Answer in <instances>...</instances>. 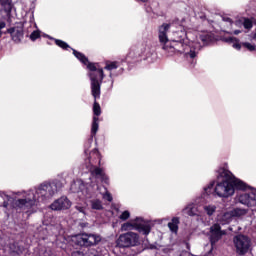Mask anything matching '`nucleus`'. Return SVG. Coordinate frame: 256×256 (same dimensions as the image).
Here are the masks:
<instances>
[{"mask_svg": "<svg viewBox=\"0 0 256 256\" xmlns=\"http://www.w3.org/2000/svg\"><path fill=\"white\" fill-rule=\"evenodd\" d=\"M97 131H99V118L93 117L92 125H91V135L87 139V141L84 143L85 151H87V149H90L91 145H93V137L97 135Z\"/></svg>", "mask_w": 256, "mask_h": 256, "instance_id": "obj_15", "label": "nucleus"}, {"mask_svg": "<svg viewBox=\"0 0 256 256\" xmlns=\"http://www.w3.org/2000/svg\"><path fill=\"white\" fill-rule=\"evenodd\" d=\"M90 205L94 211H103V202L100 199L90 200Z\"/></svg>", "mask_w": 256, "mask_h": 256, "instance_id": "obj_25", "label": "nucleus"}, {"mask_svg": "<svg viewBox=\"0 0 256 256\" xmlns=\"http://www.w3.org/2000/svg\"><path fill=\"white\" fill-rule=\"evenodd\" d=\"M9 35V32H7V29L5 31L2 30V35Z\"/></svg>", "mask_w": 256, "mask_h": 256, "instance_id": "obj_52", "label": "nucleus"}, {"mask_svg": "<svg viewBox=\"0 0 256 256\" xmlns=\"http://www.w3.org/2000/svg\"><path fill=\"white\" fill-rule=\"evenodd\" d=\"M7 33L11 36L12 41L14 43H21V39H23V28H15V27H10L7 28Z\"/></svg>", "mask_w": 256, "mask_h": 256, "instance_id": "obj_18", "label": "nucleus"}, {"mask_svg": "<svg viewBox=\"0 0 256 256\" xmlns=\"http://www.w3.org/2000/svg\"><path fill=\"white\" fill-rule=\"evenodd\" d=\"M131 227H133V223L131 222H126L122 225V230L123 231H127V229H131Z\"/></svg>", "mask_w": 256, "mask_h": 256, "instance_id": "obj_40", "label": "nucleus"}, {"mask_svg": "<svg viewBox=\"0 0 256 256\" xmlns=\"http://www.w3.org/2000/svg\"><path fill=\"white\" fill-rule=\"evenodd\" d=\"M173 35V41L187 42V31H185V28H179V30L173 32Z\"/></svg>", "mask_w": 256, "mask_h": 256, "instance_id": "obj_21", "label": "nucleus"}, {"mask_svg": "<svg viewBox=\"0 0 256 256\" xmlns=\"http://www.w3.org/2000/svg\"><path fill=\"white\" fill-rule=\"evenodd\" d=\"M200 40L204 45H209V43H213V35L211 34H202L200 35Z\"/></svg>", "mask_w": 256, "mask_h": 256, "instance_id": "obj_31", "label": "nucleus"}, {"mask_svg": "<svg viewBox=\"0 0 256 256\" xmlns=\"http://www.w3.org/2000/svg\"><path fill=\"white\" fill-rule=\"evenodd\" d=\"M103 189L105 191L104 194V199L108 200L109 203H111L113 201V195H111L108 191H107V187L103 186Z\"/></svg>", "mask_w": 256, "mask_h": 256, "instance_id": "obj_35", "label": "nucleus"}, {"mask_svg": "<svg viewBox=\"0 0 256 256\" xmlns=\"http://www.w3.org/2000/svg\"><path fill=\"white\" fill-rule=\"evenodd\" d=\"M105 172L103 171V169H101L100 167H96L92 170L91 175L92 177H94L95 179H99L102 174H104Z\"/></svg>", "mask_w": 256, "mask_h": 256, "instance_id": "obj_32", "label": "nucleus"}, {"mask_svg": "<svg viewBox=\"0 0 256 256\" xmlns=\"http://www.w3.org/2000/svg\"><path fill=\"white\" fill-rule=\"evenodd\" d=\"M255 20H256V10L250 18L243 17L240 20H236L235 25L236 27H241V25H243L244 29L251 31V29H253V25H255Z\"/></svg>", "mask_w": 256, "mask_h": 256, "instance_id": "obj_16", "label": "nucleus"}, {"mask_svg": "<svg viewBox=\"0 0 256 256\" xmlns=\"http://www.w3.org/2000/svg\"><path fill=\"white\" fill-rule=\"evenodd\" d=\"M101 187L97 182L91 181L88 183V199H95L98 197L99 193H101Z\"/></svg>", "mask_w": 256, "mask_h": 256, "instance_id": "obj_19", "label": "nucleus"}, {"mask_svg": "<svg viewBox=\"0 0 256 256\" xmlns=\"http://www.w3.org/2000/svg\"><path fill=\"white\" fill-rule=\"evenodd\" d=\"M239 33H241V30H234V31H233V34H234V35H239Z\"/></svg>", "mask_w": 256, "mask_h": 256, "instance_id": "obj_51", "label": "nucleus"}, {"mask_svg": "<svg viewBox=\"0 0 256 256\" xmlns=\"http://www.w3.org/2000/svg\"><path fill=\"white\" fill-rule=\"evenodd\" d=\"M116 244L120 249H127L129 247H137L141 245V242L139 241V234L135 232H127L120 234L116 240Z\"/></svg>", "mask_w": 256, "mask_h": 256, "instance_id": "obj_9", "label": "nucleus"}, {"mask_svg": "<svg viewBox=\"0 0 256 256\" xmlns=\"http://www.w3.org/2000/svg\"><path fill=\"white\" fill-rule=\"evenodd\" d=\"M169 24L163 23L158 27V39L161 43V45H167L169 40V37L167 36V33H169Z\"/></svg>", "mask_w": 256, "mask_h": 256, "instance_id": "obj_17", "label": "nucleus"}, {"mask_svg": "<svg viewBox=\"0 0 256 256\" xmlns=\"http://www.w3.org/2000/svg\"><path fill=\"white\" fill-rule=\"evenodd\" d=\"M0 5L6 15H11L13 11V0H0Z\"/></svg>", "mask_w": 256, "mask_h": 256, "instance_id": "obj_22", "label": "nucleus"}, {"mask_svg": "<svg viewBox=\"0 0 256 256\" xmlns=\"http://www.w3.org/2000/svg\"><path fill=\"white\" fill-rule=\"evenodd\" d=\"M104 69L106 71H113L115 69H119V62L118 61L107 62Z\"/></svg>", "mask_w": 256, "mask_h": 256, "instance_id": "obj_30", "label": "nucleus"}, {"mask_svg": "<svg viewBox=\"0 0 256 256\" xmlns=\"http://www.w3.org/2000/svg\"><path fill=\"white\" fill-rule=\"evenodd\" d=\"M222 41H224V43H228L229 45H232L233 49H236V51H241V45L251 53H253V51H256L255 44H251V42H243L241 44V40H239V38L237 37H233V36L223 37Z\"/></svg>", "mask_w": 256, "mask_h": 256, "instance_id": "obj_12", "label": "nucleus"}, {"mask_svg": "<svg viewBox=\"0 0 256 256\" xmlns=\"http://www.w3.org/2000/svg\"><path fill=\"white\" fill-rule=\"evenodd\" d=\"M136 3H149V0H135Z\"/></svg>", "mask_w": 256, "mask_h": 256, "instance_id": "obj_48", "label": "nucleus"}, {"mask_svg": "<svg viewBox=\"0 0 256 256\" xmlns=\"http://www.w3.org/2000/svg\"><path fill=\"white\" fill-rule=\"evenodd\" d=\"M224 21H226L227 23H232L233 22V20L229 17L224 18Z\"/></svg>", "mask_w": 256, "mask_h": 256, "instance_id": "obj_49", "label": "nucleus"}, {"mask_svg": "<svg viewBox=\"0 0 256 256\" xmlns=\"http://www.w3.org/2000/svg\"><path fill=\"white\" fill-rule=\"evenodd\" d=\"M26 23H27V22H26V21H24V22H23V26H25V24H26Z\"/></svg>", "mask_w": 256, "mask_h": 256, "instance_id": "obj_57", "label": "nucleus"}, {"mask_svg": "<svg viewBox=\"0 0 256 256\" xmlns=\"http://www.w3.org/2000/svg\"><path fill=\"white\" fill-rule=\"evenodd\" d=\"M157 242H155L154 244H148V246H146V250L145 251H159V247H157Z\"/></svg>", "mask_w": 256, "mask_h": 256, "instance_id": "obj_36", "label": "nucleus"}, {"mask_svg": "<svg viewBox=\"0 0 256 256\" xmlns=\"http://www.w3.org/2000/svg\"><path fill=\"white\" fill-rule=\"evenodd\" d=\"M162 49L166 51L170 57L175 55V53H180V55H184L186 59H192L191 64L196 65L197 55H199V51L203 49V46L199 42H193L191 46H187V42L170 40L167 44L162 46Z\"/></svg>", "mask_w": 256, "mask_h": 256, "instance_id": "obj_3", "label": "nucleus"}, {"mask_svg": "<svg viewBox=\"0 0 256 256\" xmlns=\"http://www.w3.org/2000/svg\"><path fill=\"white\" fill-rule=\"evenodd\" d=\"M133 229L137 231L140 235H144V237H149L153 226L151 225V221L145 220L143 217H136L133 220Z\"/></svg>", "mask_w": 256, "mask_h": 256, "instance_id": "obj_11", "label": "nucleus"}, {"mask_svg": "<svg viewBox=\"0 0 256 256\" xmlns=\"http://www.w3.org/2000/svg\"><path fill=\"white\" fill-rule=\"evenodd\" d=\"M150 244H151V242H149V238L147 236H145L142 239L143 250L145 251Z\"/></svg>", "mask_w": 256, "mask_h": 256, "instance_id": "obj_39", "label": "nucleus"}, {"mask_svg": "<svg viewBox=\"0 0 256 256\" xmlns=\"http://www.w3.org/2000/svg\"><path fill=\"white\" fill-rule=\"evenodd\" d=\"M5 27H7V23L5 21H0V33H3Z\"/></svg>", "mask_w": 256, "mask_h": 256, "instance_id": "obj_45", "label": "nucleus"}, {"mask_svg": "<svg viewBox=\"0 0 256 256\" xmlns=\"http://www.w3.org/2000/svg\"><path fill=\"white\" fill-rule=\"evenodd\" d=\"M166 24L169 25L170 29H172V27H175V29H181V27H183V25H181V21L179 20V18L169 20V22Z\"/></svg>", "mask_w": 256, "mask_h": 256, "instance_id": "obj_28", "label": "nucleus"}, {"mask_svg": "<svg viewBox=\"0 0 256 256\" xmlns=\"http://www.w3.org/2000/svg\"><path fill=\"white\" fill-rule=\"evenodd\" d=\"M254 23H255V27H256V19L254 20ZM253 39H254V41H256V28H255V32L253 34Z\"/></svg>", "mask_w": 256, "mask_h": 256, "instance_id": "obj_50", "label": "nucleus"}, {"mask_svg": "<svg viewBox=\"0 0 256 256\" xmlns=\"http://www.w3.org/2000/svg\"><path fill=\"white\" fill-rule=\"evenodd\" d=\"M76 211H78L79 213H83V215H85V207L77 205L75 206Z\"/></svg>", "mask_w": 256, "mask_h": 256, "instance_id": "obj_43", "label": "nucleus"}, {"mask_svg": "<svg viewBox=\"0 0 256 256\" xmlns=\"http://www.w3.org/2000/svg\"><path fill=\"white\" fill-rule=\"evenodd\" d=\"M151 57V52L149 49L142 47H132L127 54L125 61L129 65V67H133L135 63H139L141 61H147Z\"/></svg>", "mask_w": 256, "mask_h": 256, "instance_id": "obj_5", "label": "nucleus"}, {"mask_svg": "<svg viewBox=\"0 0 256 256\" xmlns=\"http://www.w3.org/2000/svg\"><path fill=\"white\" fill-rule=\"evenodd\" d=\"M29 23H30V25H33V23H34L35 27H37V24L35 23V14H34V12H32L30 14Z\"/></svg>", "mask_w": 256, "mask_h": 256, "instance_id": "obj_41", "label": "nucleus"}, {"mask_svg": "<svg viewBox=\"0 0 256 256\" xmlns=\"http://www.w3.org/2000/svg\"><path fill=\"white\" fill-rule=\"evenodd\" d=\"M101 85H103V80H96L95 82H90L91 95L94 99L93 103V117L99 119L101 115V105L97 100L101 99Z\"/></svg>", "mask_w": 256, "mask_h": 256, "instance_id": "obj_10", "label": "nucleus"}, {"mask_svg": "<svg viewBox=\"0 0 256 256\" xmlns=\"http://www.w3.org/2000/svg\"><path fill=\"white\" fill-rule=\"evenodd\" d=\"M182 211L183 213H187L189 217H196L197 215V212H195V204L193 203L186 205Z\"/></svg>", "mask_w": 256, "mask_h": 256, "instance_id": "obj_24", "label": "nucleus"}, {"mask_svg": "<svg viewBox=\"0 0 256 256\" xmlns=\"http://www.w3.org/2000/svg\"><path fill=\"white\" fill-rule=\"evenodd\" d=\"M203 209L206 215H208V217H211L217 211V206L213 204H209V205L203 206Z\"/></svg>", "mask_w": 256, "mask_h": 256, "instance_id": "obj_27", "label": "nucleus"}, {"mask_svg": "<svg viewBox=\"0 0 256 256\" xmlns=\"http://www.w3.org/2000/svg\"><path fill=\"white\" fill-rule=\"evenodd\" d=\"M233 244L236 255L244 256L247 255L249 249H251V238L244 234H238L233 237Z\"/></svg>", "mask_w": 256, "mask_h": 256, "instance_id": "obj_8", "label": "nucleus"}, {"mask_svg": "<svg viewBox=\"0 0 256 256\" xmlns=\"http://www.w3.org/2000/svg\"><path fill=\"white\" fill-rule=\"evenodd\" d=\"M63 182L59 179L44 181L33 189H30L24 195V198H19L14 201L15 209L20 211H27L35 207L37 201L42 203L49 201L54 195H57L63 189Z\"/></svg>", "mask_w": 256, "mask_h": 256, "instance_id": "obj_2", "label": "nucleus"}, {"mask_svg": "<svg viewBox=\"0 0 256 256\" xmlns=\"http://www.w3.org/2000/svg\"><path fill=\"white\" fill-rule=\"evenodd\" d=\"M45 37L47 39H49L50 41H55L56 38H54L53 36H50L49 34H45Z\"/></svg>", "mask_w": 256, "mask_h": 256, "instance_id": "obj_46", "label": "nucleus"}, {"mask_svg": "<svg viewBox=\"0 0 256 256\" xmlns=\"http://www.w3.org/2000/svg\"><path fill=\"white\" fill-rule=\"evenodd\" d=\"M125 71V69H123V68H120L119 70H118V73H116V75H123V72Z\"/></svg>", "mask_w": 256, "mask_h": 256, "instance_id": "obj_47", "label": "nucleus"}, {"mask_svg": "<svg viewBox=\"0 0 256 256\" xmlns=\"http://www.w3.org/2000/svg\"><path fill=\"white\" fill-rule=\"evenodd\" d=\"M179 217H173L171 222L168 223V227L171 231V233H177L179 231Z\"/></svg>", "mask_w": 256, "mask_h": 256, "instance_id": "obj_23", "label": "nucleus"}, {"mask_svg": "<svg viewBox=\"0 0 256 256\" xmlns=\"http://www.w3.org/2000/svg\"><path fill=\"white\" fill-rule=\"evenodd\" d=\"M14 195H21V192H14Z\"/></svg>", "mask_w": 256, "mask_h": 256, "instance_id": "obj_54", "label": "nucleus"}, {"mask_svg": "<svg viewBox=\"0 0 256 256\" xmlns=\"http://www.w3.org/2000/svg\"><path fill=\"white\" fill-rule=\"evenodd\" d=\"M0 37H3V32H0Z\"/></svg>", "mask_w": 256, "mask_h": 256, "instance_id": "obj_56", "label": "nucleus"}, {"mask_svg": "<svg viewBox=\"0 0 256 256\" xmlns=\"http://www.w3.org/2000/svg\"><path fill=\"white\" fill-rule=\"evenodd\" d=\"M54 43L55 45H57V47H60V49H63V51H68L69 49H72L69 44L61 39H54Z\"/></svg>", "mask_w": 256, "mask_h": 256, "instance_id": "obj_26", "label": "nucleus"}, {"mask_svg": "<svg viewBox=\"0 0 256 256\" xmlns=\"http://www.w3.org/2000/svg\"><path fill=\"white\" fill-rule=\"evenodd\" d=\"M101 243V236L99 234H76L72 236V244L74 247H93Z\"/></svg>", "mask_w": 256, "mask_h": 256, "instance_id": "obj_6", "label": "nucleus"}, {"mask_svg": "<svg viewBox=\"0 0 256 256\" xmlns=\"http://www.w3.org/2000/svg\"><path fill=\"white\" fill-rule=\"evenodd\" d=\"M42 256H57L55 253H53L51 250H46L43 252Z\"/></svg>", "mask_w": 256, "mask_h": 256, "instance_id": "obj_44", "label": "nucleus"}, {"mask_svg": "<svg viewBox=\"0 0 256 256\" xmlns=\"http://www.w3.org/2000/svg\"><path fill=\"white\" fill-rule=\"evenodd\" d=\"M0 197H2V199H6L3 202V207L7 209V207H9V201H11L13 198L9 196V194H7L5 191H0Z\"/></svg>", "mask_w": 256, "mask_h": 256, "instance_id": "obj_29", "label": "nucleus"}, {"mask_svg": "<svg viewBox=\"0 0 256 256\" xmlns=\"http://www.w3.org/2000/svg\"><path fill=\"white\" fill-rule=\"evenodd\" d=\"M129 217H131V212H129V210H125L120 214L119 219L121 221H127Z\"/></svg>", "mask_w": 256, "mask_h": 256, "instance_id": "obj_34", "label": "nucleus"}, {"mask_svg": "<svg viewBox=\"0 0 256 256\" xmlns=\"http://www.w3.org/2000/svg\"><path fill=\"white\" fill-rule=\"evenodd\" d=\"M30 39L32 41H37V39H41V30H34L31 34H30Z\"/></svg>", "mask_w": 256, "mask_h": 256, "instance_id": "obj_33", "label": "nucleus"}, {"mask_svg": "<svg viewBox=\"0 0 256 256\" xmlns=\"http://www.w3.org/2000/svg\"><path fill=\"white\" fill-rule=\"evenodd\" d=\"M10 254L12 256H21L23 255V251H25V247L21 246L19 242H13L9 246Z\"/></svg>", "mask_w": 256, "mask_h": 256, "instance_id": "obj_20", "label": "nucleus"}, {"mask_svg": "<svg viewBox=\"0 0 256 256\" xmlns=\"http://www.w3.org/2000/svg\"><path fill=\"white\" fill-rule=\"evenodd\" d=\"M245 215V210L241 208H234L230 211H226L218 217L220 225H229L233 222L234 217H241Z\"/></svg>", "mask_w": 256, "mask_h": 256, "instance_id": "obj_13", "label": "nucleus"}, {"mask_svg": "<svg viewBox=\"0 0 256 256\" xmlns=\"http://www.w3.org/2000/svg\"><path fill=\"white\" fill-rule=\"evenodd\" d=\"M146 11L147 13H151V8L150 7L146 8Z\"/></svg>", "mask_w": 256, "mask_h": 256, "instance_id": "obj_53", "label": "nucleus"}, {"mask_svg": "<svg viewBox=\"0 0 256 256\" xmlns=\"http://www.w3.org/2000/svg\"><path fill=\"white\" fill-rule=\"evenodd\" d=\"M49 208L52 211H67V209H71V200L67 196H62L50 204Z\"/></svg>", "mask_w": 256, "mask_h": 256, "instance_id": "obj_14", "label": "nucleus"}, {"mask_svg": "<svg viewBox=\"0 0 256 256\" xmlns=\"http://www.w3.org/2000/svg\"><path fill=\"white\" fill-rule=\"evenodd\" d=\"M71 256H85V253L81 250H76L71 253Z\"/></svg>", "mask_w": 256, "mask_h": 256, "instance_id": "obj_42", "label": "nucleus"}, {"mask_svg": "<svg viewBox=\"0 0 256 256\" xmlns=\"http://www.w3.org/2000/svg\"><path fill=\"white\" fill-rule=\"evenodd\" d=\"M216 185V186H215ZM214 188V193L217 197L223 199H229L235 195V191H247L250 189L252 193L253 188L245 181L235 177L233 173L223 167L216 170V180L211 181L206 187H204V193L209 195Z\"/></svg>", "mask_w": 256, "mask_h": 256, "instance_id": "obj_1", "label": "nucleus"}, {"mask_svg": "<svg viewBox=\"0 0 256 256\" xmlns=\"http://www.w3.org/2000/svg\"><path fill=\"white\" fill-rule=\"evenodd\" d=\"M200 19H206V16L205 15L200 16Z\"/></svg>", "mask_w": 256, "mask_h": 256, "instance_id": "obj_55", "label": "nucleus"}, {"mask_svg": "<svg viewBox=\"0 0 256 256\" xmlns=\"http://www.w3.org/2000/svg\"><path fill=\"white\" fill-rule=\"evenodd\" d=\"M114 77H119V74L110 72L109 78H110L111 83H110V88L109 89H113V85L115 83V79H113Z\"/></svg>", "mask_w": 256, "mask_h": 256, "instance_id": "obj_38", "label": "nucleus"}, {"mask_svg": "<svg viewBox=\"0 0 256 256\" xmlns=\"http://www.w3.org/2000/svg\"><path fill=\"white\" fill-rule=\"evenodd\" d=\"M98 179L101 181V183H104V185H109V176L105 174V172Z\"/></svg>", "mask_w": 256, "mask_h": 256, "instance_id": "obj_37", "label": "nucleus"}, {"mask_svg": "<svg viewBox=\"0 0 256 256\" xmlns=\"http://www.w3.org/2000/svg\"><path fill=\"white\" fill-rule=\"evenodd\" d=\"M71 51L74 57H76V59H78V61L88 69L87 76L90 79V83L105 79V72L103 71V68L97 67V63L90 62L89 58L83 54V52L77 51L75 48H71Z\"/></svg>", "mask_w": 256, "mask_h": 256, "instance_id": "obj_4", "label": "nucleus"}, {"mask_svg": "<svg viewBox=\"0 0 256 256\" xmlns=\"http://www.w3.org/2000/svg\"><path fill=\"white\" fill-rule=\"evenodd\" d=\"M208 239L210 241V249L204 254V256L213 255V249H215L217 243L221 241L223 235H225V230L221 229V224L215 223L210 227Z\"/></svg>", "mask_w": 256, "mask_h": 256, "instance_id": "obj_7", "label": "nucleus"}]
</instances>
